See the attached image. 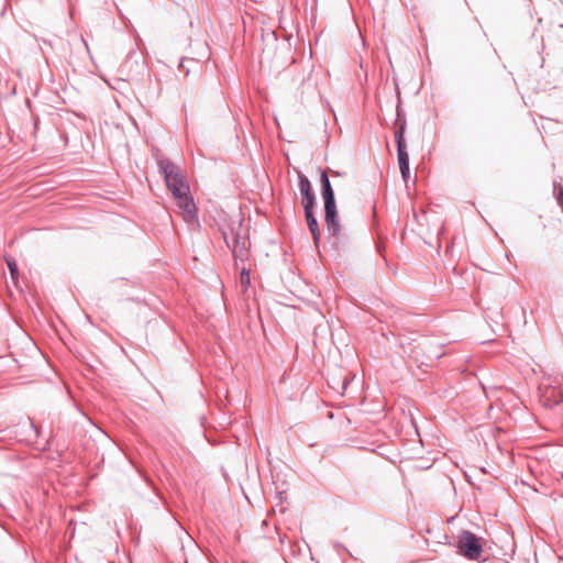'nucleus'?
Returning <instances> with one entry per match:
<instances>
[{
	"label": "nucleus",
	"instance_id": "obj_2",
	"mask_svg": "<svg viewBox=\"0 0 563 563\" xmlns=\"http://www.w3.org/2000/svg\"><path fill=\"white\" fill-rule=\"evenodd\" d=\"M321 197L324 202V221L329 233V240L335 249L341 242V224L339 221L334 190L327 170L320 174Z\"/></svg>",
	"mask_w": 563,
	"mask_h": 563
},
{
	"label": "nucleus",
	"instance_id": "obj_14",
	"mask_svg": "<svg viewBox=\"0 0 563 563\" xmlns=\"http://www.w3.org/2000/svg\"><path fill=\"white\" fill-rule=\"evenodd\" d=\"M241 283H242V285L250 284V271L245 267H243L241 271Z\"/></svg>",
	"mask_w": 563,
	"mask_h": 563
},
{
	"label": "nucleus",
	"instance_id": "obj_16",
	"mask_svg": "<svg viewBox=\"0 0 563 563\" xmlns=\"http://www.w3.org/2000/svg\"><path fill=\"white\" fill-rule=\"evenodd\" d=\"M133 57H136V59L134 60L136 67L139 66L140 62H139V55L136 54V51L133 49L129 53V56H128V59H126V63H130L132 60Z\"/></svg>",
	"mask_w": 563,
	"mask_h": 563
},
{
	"label": "nucleus",
	"instance_id": "obj_5",
	"mask_svg": "<svg viewBox=\"0 0 563 563\" xmlns=\"http://www.w3.org/2000/svg\"><path fill=\"white\" fill-rule=\"evenodd\" d=\"M541 404L547 408H553L563 401V391L552 384H541L539 387Z\"/></svg>",
	"mask_w": 563,
	"mask_h": 563
},
{
	"label": "nucleus",
	"instance_id": "obj_3",
	"mask_svg": "<svg viewBox=\"0 0 563 563\" xmlns=\"http://www.w3.org/2000/svg\"><path fill=\"white\" fill-rule=\"evenodd\" d=\"M223 240L227 246L231 250L232 255L236 262L243 263L249 258V238L245 234H241L235 229H231L230 233L222 232Z\"/></svg>",
	"mask_w": 563,
	"mask_h": 563
},
{
	"label": "nucleus",
	"instance_id": "obj_17",
	"mask_svg": "<svg viewBox=\"0 0 563 563\" xmlns=\"http://www.w3.org/2000/svg\"><path fill=\"white\" fill-rule=\"evenodd\" d=\"M349 384H350L349 377H344V379L342 382V389H343V391L346 390Z\"/></svg>",
	"mask_w": 563,
	"mask_h": 563
},
{
	"label": "nucleus",
	"instance_id": "obj_1",
	"mask_svg": "<svg viewBox=\"0 0 563 563\" xmlns=\"http://www.w3.org/2000/svg\"><path fill=\"white\" fill-rule=\"evenodd\" d=\"M159 174L164 177L167 188L177 200L178 207L191 219L197 217V207L190 195L189 185L183 169L169 158L157 161Z\"/></svg>",
	"mask_w": 563,
	"mask_h": 563
},
{
	"label": "nucleus",
	"instance_id": "obj_18",
	"mask_svg": "<svg viewBox=\"0 0 563 563\" xmlns=\"http://www.w3.org/2000/svg\"><path fill=\"white\" fill-rule=\"evenodd\" d=\"M179 68L183 69L186 75L189 74V69L185 68V59H181V62L179 64Z\"/></svg>",
	"mask_w": 563,
	"mask_h": 563
},
{
	"label": "nucleus",
	"instance_id": "obj_11",
	"mask_svg": "<svg viewBox=\"0 0 563 563\" xmlns=\"http://www.w3.org/2000/svg\"><path fill=\"white\" fill-rule=\"evenodd\" d=\"M5 263H7V266L10 271V274H11V278L13 280H15L18 278V274H19V269H18V265H16V262L14 258L12 257H7L5 258Z\"/></svg>",
	"mask_w": 563,
	"mask_h": 563
},
{
	"label": "nucleus",
	"instance_id": "obj_6",
	"mask_svg": "<svg viewBox=\"0 0 563 563\" xmlns=\"http://www.w3.org/2000/svg\"><path fill=\"white\" fill-rule=\"evenodd\" d=\"M298 186L303 209L314 208L316 195L312 189V185L309 178L300 172L298 173Z\"/></svg>",
	"mask_w": 563,
	"mask_h": 563
},
{
	"label": "nucleus",
	"instance_id": "obj_7",
	"mask_svg": "<svg viewBox=\"0 0 563 563\" xmlns=\"http://www.w3.org/2000/svg\"><path fill=\"white\" fill-rule=\"evenodd\" d=\"M313 210L314 208L303 209L308 229L312 235L314 245L318 246L321 239V232Z\"/></svg>",
	"mask_w": 563,
	"mask_h": 563
},
{
	"label": "nucleus",
	"instance_id": "obj_10",
	"mask_svg": "<svg viewBox=\"0 0 563 563\" xmlns=\"http://www.w3.org/2000/svg\"><path fill=\"white\" fill-rule=\"evenodd\" d=\"M398 165L399 168L409 165V154L405 147H397Z\"/></svg>",
	"mask_w": 563,
	"mask_h": 563
},
{
	"label": "nucleus",
	"instance_id": "obj_4",
	"mask_svg": "<svg viewBox=\"0 0 563 563\" xmlns=\"http://www.w3.org/2000/svg\"><path fill=\"white\" fill-rule=\"evenodd\" d=\"M457 549L459 552L466 559L477 560L483 552L481 538L468 530H464L459 536Z\"/></svg>",
	"mask_w": 563,
	"mask_h": 563
},
{
	"label": "nucleus",
	"instance_id": "obj_8",
	"mask_svg": "<svg viewBox=\"0 0 563 563\" xmlns=\"http://www.w3.org/2000/svg\"><path fill=\"white\" fill-rule=\"evenodd\" d=\"M405 133H406V124L402 122L400 125H398V129L395 131V141H396L397 147L406 146Z\"/></svg>",
	"mask_w": 563,
	"mask_h": 563
},
{
	"label": "nucleus",
	"instance_id": "obj_12",
	"mask_svg": "<svg viewBox=\"0 0 563 563\" xmlns=\"http://www.w3.org/2000/svg\"><path fill=\"white\" fill-rule=\"evenodd\" d=\"M35 40H36V42L38 44V47H40L44 58L47 60V57H46L47 47L52 48V42L48 41V40H45V38L38 40L37 37H35Z\"/></svg>",
	"mask_w": 563,
	"mask_h": 563
},
{
	"label": "nucleus",
	"instance_id": "obj_13",
	"mask_svg": "<svg viewBox=\"0 0 563 563\" xmlns=\"http://www.w3.org/2000/svg\"><path fill=\"white\" fill-rule=\"evenodd\" d=\"M553 194L558 202L563 206V186L554 183Z\"/></svg>",
	"mask_w": 563,
	"mask_h": 563
},
{
	"label": "nucleus",
	"instance_id": "obj_19",
	"mask_svg": "<svg viewBox=\"0 0 563 563\" xmlns=\"http://www.w3.org/2000/svg\"><path fill=\"white\" fill-rule=\"evenodd\" d=\"M332 174H333L334 176H340V173H339V172H332Z\"/></svg>",
	"mask_w": 563,
	"mask_h": 563
},
{
	"label": "nucleus",
	"instance_id": "obj_9",
	"mask_svg": "<svg viewBox=\"0 0 563 563\" xmlns=\"http://www.w3.org/2000/svg\"><path fill=\"white\" fill-rule=\"evenodd\" d=\"M402 122L407 125L405 111H404V109L401 107L400 93L398 92V103H397V107H396L395 124L400 125Z\"/></svg>",
	"mask_w": 563,
	"mask_h": 563
},
{
	"label": "nucleus",
	"instance_id": "obj_15",
	"mask_svg": "<svg viewBox=\"0 0 563 563\" xmlns=\"http://www.w3.org/2000/svg\"><path fill=\"white\" fill-rule=\"evenodd\" d=\"M399 170H400L402 179L405 181H407V179L410 176V166L408 165V166L400 167Z\"/></svg>",
	"mask_w": 563,
	"mask_h": 563
}]
</instances>
